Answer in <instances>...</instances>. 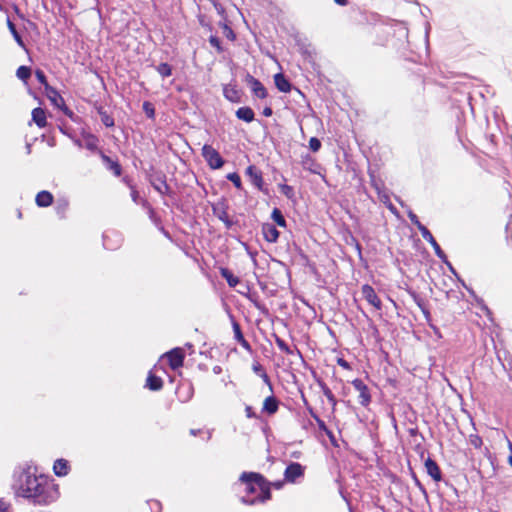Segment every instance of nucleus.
Wrapping results in <instances>:
<instances>
[{
	"instance_id": "1",
	"label": "nucleus",
	"mask_w": 512,
	"mask_h": 512,
	"mask_svg": "<svg viewBox=\"0 0 512 512\" xmlns=\"http://www.w3.org/2000/svg\"><path fill=\"white\" fill-rule=\"evenodd\" d=\"M241 480L246 482V490L249 492H261L263 494L262 499H268L270 492L266 486L263 478L257 474H244L241 476Z\"/></svg>"
},
{
	"instance_id": "2",
	"label": "nucleus",
	"mask_w": 512,
	"mask_h": 512,
	"mask_svg": "<svg viewBox=\"0 0 512 512\" xmlns=\"http://www.w3.org/2000/svg\"><path fill=\"white\" fill-rule=\"evenodd\" d=\"M201 155L213 169L222 167L225 163L223 157L216 148L209 144H205L201 148Z\"/></svg>"
},
{
	"instance_id": "3",
	"label": "nucleus",
	"mask_w": 512,
	"mask_h": 512,
	"mask_svg": "<svg viewBox=\"0 0 512 512\" xmlns=\"http://www.w3.org/2000/svg\"><path fill=\"white\" fill-rule=\"evenodd\" d=\"M45 93L48 99L51 101V103L58 107L61 111H63L65 115H68L69 117L73 115V112L70 108L67 107L65 100L56 88L49 85L45 88Z\"/></svg>"
},
{
	"instance_id": "4",
	"label": "nucleus",
	"mask_w": 512,
	"mask_h": 512,
	"mask_svg": "<svg viewBox=\"0 0 512 512\" xmlns=\"http://www.w3.org/2000/svg\"><path fill=\"white\" fill-rule=\"evenodd\" d=\"M76 144L79 147H85L88 151L98 155L99 152H103L102 148L99 147L100 140L92 133H83L81 141H77Z\"/></svg>"
},
{
	"instance_id": "5",
	"label": "nucleus",
	"mask_w": 512,
	"mask_h": 512,
	"mask_svg": "<svg viewBox=\"0 0 512 512\" xmlns=\"http://www.w3.org/2000/svg\"><path fill=\"white\" fill-rule=\"evenodd\" d=\"M99 156L105 166V168L110 171V173L112 175H114L115 177H120L122 175V166L120 164V161L118 160L117 157H111L107 154H105V152H99Z\"/></svg>"
},
{
	"instance_id": "6",
	"label": "nucleus",
	"mask_w": 512,
	"mask_h": 512,
	"mask_svg": "<svg viewBox=\"0 0 512 512\" xmlns=\"http://www.w3.org/2000/svg\"><path fill=\"white\" fill-rule=\"evenodd\" d=\"M213 214L223 222L227 229L233 225L229 215H228V206L225 201H218L212 205Z\"/></svg>"
},
{
	"instance_id": "7",
	"label": "nucleus",
	"mask_w": 512,
	"mask_h": 512,
	"mask_svg": "<svg viewBox=\"0 0 512 512\" xmlns=\"http://www.w3.org/2000/svg\"><path fill=\"white\" fill-rule=\"evenodd\" d=\"M421 234L424 238L425 241H427L428 243H430V245L432 246L435 254L437 255V257L447 263V255L444 253L443 249L441 248L440 244L435 240V238L433 237V235L431 234V232L429 231L428 228H421Z\"/></svg>"
},
{
	"instance_id": "8",
	"label": "nucleus",
	"mask_w": 512,
	"mask_h": 512,
	"mask_svg": "<svg viewBox=\"0 0 512 512\" xmlns=\"http://www.w3.org/2000/svg\"><path fill=\"white\" fill-rule=\"evenodd\" d=\"M161 358H166L170 367L172 369H177L183 365L184 352L181 348H175L163 354Z\"/></svg>"
},
{
	"instance_id": "9",
	"label": "nucleus",
	"mask_w": 512,
	"mask_h": 512,
	"mask_svg": "<svg viewBox=\"0 0 512 512\" xmlns=\"http://www.w3.org/2000/svg\"><path fill=\"white\" fill-rule=\"evenodd\" d=\"M246 82L250 86L251 92L254 96L261 99L266 98L268 96L266 87L263 85L261 81L257 80V78H255L254 76L248 74L246 76Z\"/></svg>"
},
{
	"instance_id": "10",
	"label": "nucleus",
	"mask_w": 512,
	"mask_h": 512,
	"mask_svg": "<svg viewBox=\"0 0 512 512\" xmlns=\"http://www.w3.org/2000/svg\"><path fill=\"white\" fill-rule=\"evenodd\" d=\"M361 294L363 296V299H365L369 304L374 306L376 310L380 309L381 302L379 300L378 294L375 292L371 285L363 284L361 286Z\"/></svg>"
},
{
	"instance_id": "11",
	"label": "nucleus",
	"mask_w": 512,
	"mask_h": 512,
	"mask_svg": "<svg viewBox=\"0 0 512 512\" xmlns=\"http://www.w3.org/2000/svg\"><path fill=\"white\" fill-rule=\"evenodd\" d=\"M246 175L250 177L252 184L257 187L259 191H263V173L255 165H249L245 171Z\"/></svg>"
},
{
	"instance_id": "12",
	"label": "nucleus",
	"mask_w": 512,
	"mask_h": 512,
	"mask_svg": "<svg viewBox=\"0 0 512 512\" xmlns=\"http://www.w3.org/2000/svg\"><path fill=\"white\" fill-rule=\"evenodd\" d=\"M151 184L153 185L154 189L162 195H167L171 191L170 186L167 184V177L163 173L154 175L151 180Z\"/></svg>"
},
{
	"instance_id": "13",
	"label": "nucleus",
	"mask_w": 512,
	"mask_h": 512,
	"mask_svg": "<svg viewBox=\"0 0 512 512\" xmlns=\"http://www.w3.org/2000/svg\"><path fill=\"white\" fill-rule=\"evenodd\" d=\"M262 234L265 241L269 243H275L278 241L280 232L276 229V226L272 223L262 224Z\"/></svg>"
},
{
	"instance_id": "14",
	"label": "nucleus",
	"mask_w": 512,
	"mask_h": 512,
	"mask_svg": "<svg viewBox=\"0 0 512 512\" xmlns=\"http://www.w3.org/2000/svg\"><path fill=\"white\" fill-rule=\"evenodd\" d=\"M54 198L51 192L43 190L36 194L35 203L39 207H49L53 204Z\"/></svg>"
},
{
	"instance_id": "15",
	"label": "nucleus",
	"mask_w": 512,
	"mask_h": 512,
	"mask_svg": "<svg viewBox=\"0 0 512 512\" xmlns=\"http://www.w3.org/2000/svg\"><path fill=\"white\" fill-rule=\"evenodd\" d=\"M354 388L359 392L360 403L366 405L370 401L368 388L361 380H354L352 382Z\"/></svg>"
},
{
	"instance_id": "16",
	"label": "nucleus",
	"mask_w": 512,
	"mask_h": 512,
	"mask_svg": "<svg viewBox=\"0 0 512 512\" xmlns=\"http://www.w3.org/2000/svg\"><path fill=\"white\" fill-rule=\"evenodd\" d=\"M54 211L58 219H66L69 212V201L66 199H58L55 204Z\"/></svg>"
},
{
	"instance_id": "17",
	"label": "nucleus",
	"mask_w": 512,
	"mask_h": 512,
	"mask_svg": "<svg viewBox=\"0 0 512 512\" xmlns=\"http://www.w3.org/2000/svg\"><path fill=\"white\" fill-rule=\"evenodd\" d=\"M236 117L246 123H251L255 119V112L249 106H242L236 110Z\"/></svg>"
},
{
	"instance_id": "18",
	"label": "nucleus",
	"mask_w": 512,
	"mask_h": 512,
	"mask_svg": "<svg viewBox=\"0 0 512 512\" xmlns=\"http://www.w3.org/2000/svg\"><path fill=\"white\" fill-rule=\"evenodd\" d=\"M32 119L40 128L47 126V116L42 107H35L32 110Z\"/></svg>"
},
{
	"instance_id": "19",
	"label": "nucleus",
	"mask_w": 512,
	"mask_h": 512,
	"mask_svg": "<svg viewBox=\"0 0 512 512\" xmlns=\"http://www.w3.org/2000/svg\"><path fill=\"white\" fill-rule=\"evenodd\" d=\"M425 468L428 472V475L431 476L435 481H440L441 479V470L431 458L425 460Z\"/></svg>"
},
{
	"instance_id": "20",
	"label": "nucleus",
	"mask_w": 512,
	"mask_h": 512,
	"mask_svg": "<svg viewBox=\"0 0 512 512\" xmlns=\"http://www.w3.org/2000/svg\"><path fill=\"white\" fill-rule=\"evenodd\" d=\"M274 84L277 89L282 93H289L291 89V84L289 80L286 79L285 75L278 73L274 75Z\"/></svg>"
},
{
	"instance_id": "21",
	"label": "nucleus",
	"mask_w": 512,
	"mask_h": 512,
	"mask_svg": "<svg viewBox=\"0 0 512 512\" xmlns=\"http://www.w3.org/2000/svg\"><path fill=\"white\" fill-rule=\"evenodd\" d=\"M219 273L223 279L227 282V284L231 287H235L240 282L237 275H235L228 268H220Z\"/></svg>"
},
{
	"instance_id": "22",
	"label": "nucleus",
	"mask_w": 512,
	"mask_h": 512,
	"mask_svg": "<svg viewBox=\"0 0 512 512\" xmlns=\"http://www.w3.org/2000/svg\"><path fill=\"white\" fill-rule=\"evenodd\" d=\"M53 470L55 474L59 477L68 475L69 465L68 462L64 459H58L55 461Z\"/></svg>"
},
{
	"instance_id": "23",
	"label": "nucleus",
	"mask_w": 512,
	"mask_h": 512,
	"mask_svg": "<svg viewBox=\"0 0 512 512\" xmlns=\"http://www.w3.org/2000/svg\"><path fill=\"white\" fill-rule=\"evenodd\" d=\"M163 381L153 372H148L147 388L150 390H159L162 388Z\"/></svg>"
},
{
	"instance_id": "24",
	"label": "nucleus",
	"mask_w": 512,
	"mask_h": 512,
	"mask_svg": "<svg viewBox=\"0 0 512 512\" xmlns=\"http://www.w3.org/2000/svg\"><path fill=\"white\" fill-rule=\"evenodd\" d=\"M303 469L299 464H292L287 467L285 471V476L289 480H295L299 476L302 475Z\"/></svg>"
},
{
	"instance_id": "25",
	"label": "nucleus",
	"mask_w": 512,
	"mask_h": 512,
	"mask_svg": "<svg viewBox=\"0 0 512 512\" xmlns=\"http://www.w3.org/2000/svg\"><path fill=\"white\" fill-rule=\"evenodd\" d=\"M97 113L100 115L101 121L106 127L114 126V118L112 115L108 114L104 107L98 106L96 107Z\"/></svg>"
},
{
	"instance_id": "26",
	"label": "nucleus",
	"mask_w": 512,
	"mask_h": 512,
	"mask_svg": "<svg viewBox=\"0 0 512 512\" xmlns=\"http://www.w3.org/2000/svg\"><path fill=\"white\" fill-rule=\"evenodd\" d=\"M6 25L10 31V33L12 34V36L14 37L15 41L18 43V45L20 47H23L25 48V42H24V39L22 38V36L19 34V32L17 31L14 23L11 21L10 18H7L6 20Z\"/></svg>"
},
{
	"instance_id": "27",
	"label": "nucleus",
	"mask_w": 512,
	"mask_h": 512,
	"mask_svg": "<svg viewBox=\"0 0 512 512\" xmlns=\"http://www.w3.org/2000/svg\"><path fill=\"white\" fill-rule=\"evenodd\" d=\"M31 74V68L25 65L19 66L16 71V76L24 82H27L29 80Z\"/></svg>"
},
{
	"instance_id": "28",
	"label": "nucleus",
	"mask_w": 512,
	"mask_h": 512,
	"mask_svg": "<svg viewBox=\"0 0 512 512\" xmlns=\"http://www.w3.org/2000/svg\"><path fill=\"white\" fill-rule=\"evenodd\" d=\"M156 72L162 77L166 78L172 75L173 68L168 63H160L156 66Z\"/></svg>"
},
{
	"instance_id": "29",
	"label": "nucleus",
	"mask_w": 512,
	"mask_h": 512,
	"mask_svg": "<svg viewBox=\"0 0 512 512\" xmlns=\"http://www.w3.org/2000/svg\"><path fill=\"white\" fill-rule=\"evenodd\" d=\"M272 219L274 220V222L281 226V227H285L287 225V222L281 212V210L275 208L273 209L272 211Z\"/></svg>"
},
{
	"instance_id": "30",
	"label": "nucleus",
	"mask_w": 512,
	"mask_h": 512,
	"mask_svg": "<svg viewBox=\"0 0 512 512\" xmlns=\"http://www.w3.org/2000/svg\"><path fill=\"white\" fill-rule=\"evenodd\" d=\"M219 26L222 28V33L227 39H229L231 41L236 40L237 36H236L235 32L231 29V27L227 23H219Z\"/></svg>"
},
{
	"instance_id": "31",
	"label": "nucleus",
	"mask_w": 512,
	"mask_h": 512,
	"mask_svg": "<svg viewBox=\"0 0 512 512\" xmlns=\"http://www.w3.org/2000/svg\"><path fill=\"white\" fill-rule=\"evenodd\" d=\"M227 179H228V181L232 182L233 185L238 190H242L243 184H242V181H241V177H240V175L238 173L233 172V173L227 174Z\"/></svg>"
},
{
	"instance_id": "32",
	"label": "nucleus",
	"mask_w": 512,
	"mask_h": 512,
	"mask_svg": "<svg viewBox=\"0 0 512 512\" xmlns=\"http://www.w3.org/2000/svg\"><path fill=\"white\" fill-rule=\"evenodd\" d=\"M369 176L371 186L375 188L378 193H380L384 187L383 182L379 180V178H377L373 173H370Z\"/></svg>"
},
{
	"instance_id": "33",
	"label": "nucleus",
	"mask_w": 512,
	"mask_h": 512,
	"mask_svg": "<svg viewBox=\"0 0 512 512\" xmlns=\"http://www.w3.org/2000/svg\"><path fill=\"white\" fill-rule=\"evenodd\" d=\"M264 410L273 413L277 410L276 401L273 398H266L263 402Z\"/></svg>"
},
{
	"instance_id": "34",
	"label": "nucleus",
	"mask_w": 512,
	"mask_h": 512,
	"mask_svg": "<svg viewBox=\"0 0 512 512\" xmlns=\"http://www.w3.org/2000/svg\"><path fill=\"white\" fill-rule=\"evenodd\" d=\"M477 307L479 308V310L481 312H476L477 315H479L480 317H487L488 319H493V313L490 309L487 308V306L485 304H482V303H479L477 305Z\"/></svg>"
},
{
	"instance_id": "35",
	"label": "nucleus",
	"mask_w": 512,
	"mask_h": 512,
	"mask_svg": "<svg viewBox=\"0 0 512 512\" xmlns=\"http://www.w3.org/2000/svg\"><path fill=\"white\" fill-rule=\"evenodd\" d=\"M209 42H210L212 47L216 48V51H217L218 54L223 53L224 48L222 47L218 36L211 35L210 38H209Z\"/></svg>"
},
{
	"instance_id": "36",
	"label": "nucleus",
	"mask_w": 512,
	"mask_h": 512,
	"mask_svg": "<svg viewBox=\"0 0 512 512\" xmlns=\"http://www.w3.org/2000/svg\"><path fill=\"white\" fill-rule=\"evenodd\" d=\"M143 111L149 118H155L156 110L152 103L144 102L143 103Z\"/></svg>"
},
{
	"instance_id": "37",
	"label": "nucleus",
	"mask_w": 512,
	"mask_h": 512,
	"mask_svg": "<svg viewBox=\"0 0 512 512\" xmlns=\"http://www.w3.org/2000/svg\"><path fill=\"white\" fill-rule=\"evenodd\" d=\"M35 76L38 80V82L40 84H42L44 86V88H46L47 86H49L50 84L48 83L47 81V77L46 75L44 74V72L42 70H36L35 71Z\"/></svg>"
},
{
	"instance_id": "38",
	"label": "nucleus",
	"mask_w": 512,
	"mask_h": 512,
	"mask_svg": "<svg viewBox=\"0 0 512 512\" xmlns=\"http://www.w3.org/2000/svg\"><path fill=\"white\" fill-rule=\"evenodd\" d=\"M309 148L313 152H317L321 148V142L317 137H311L309 140Z\"/></svg>"
},
{
	"instance_id": "39",
	"label": "nucleus",
	"mask_w": 512,
	"mask_h": 512,
	"mask_svg": "<svg viewBox=\"0 0 512 512\" xmlns=\"http://www.w3.org/2000/svg\"><path fill=\"white\" fill-rule=\"evenodd\" d=\"M280 192L287 196L288 199H291L294 195L293 187L288 184H281L280 185Z\"/></svg>"
},
{
	"instance_id": "40",
	"label": "nucleus",
	"mask_w": 512,
	"mask_h": 512,
	"mask_svg": "<svg viewBox=\"0 0 512 512\" xmlns=\"http://www.w3.org/2000/svg\"><path fill=\"white\" fill-rule=\"evenodd\" d=\"M409 218L411 220V223L414 224L416 226V228L421 232V227H426L425 225H423V223H421L418 219V216L416 214H413V213H410L409 214Z\"/></svg>"
},
{
	"instance_id": "41",
	"label": "nucleus",
	"mask_w": 512,
	"mask_h": 512,
	"mask_svg": "<svg viewBox=\"0 0 512 512\" xmlns=\"http://www.w3.org/2000/svg\"><path fill=\"white\" fill-rule=\"evenodd\" d=\"M225 96L231 102H237L238 101L237 91H235V90L225 91Z\"/></svg>"
},
{
	"instance_id": "42",
	"label": "nucleus",
	"mask_w": 512,
	"mask_h": 512,
	"mask_svg": "<svg viewBox=\"0 0 512 512\" xmlns=\"http://www.w3.org/2000/svg\"><path fill=\"white\" fill-rule=\"evenodd\" d=\"M262 115L266 116V117H270L273 115V110H272V107L270 106H266L263 108V111H262Z\"/></svg>"
},
{
	"instance_id": "43",
	"label": "nucleus",
	"mask_w": 512,
	"mask_h": 512,
	"mask_svg": "<svg viewBox=\"0 0 512 512\" xmlns=\"http://www.w3.org/2000/svg\"><path fill=\"white\" fill-rule=\"evenodd\" d=\"M234 329H235V332H236V338L239 339V340H242L245 343V341L242 339V333H241L237 323L235 324Z\"/></svg>"
},
{
	"instance_id": "44",
	"label": "nucleus",
	"mask_w": 512,
	"mask_h": 512,
	"mask_svg": "<svg viewBox=\"0 0 512 512\" xmlns=\"http://www.w3.org/2000/svg\"><path fill=\"white\" fill-rule=\"evenodd\" d=\"M138 196H139V192L137 190H135V189H132V191H131V198H132V200L136 202L137 199H138Z\"/></svg>"
},
{
	"instance_id": "45",
	"label": "nucleus",
	"mask_w": 512,
	"mask_h": 512,
	"mask_svg": "<svg viewBox=\"0 0 512 512\" xmlns=\"http://www.w3.org/2000/svg\"><path fill=\"white\" fill-rule=\"evenodd\" d=\"M338 363L339 365L342 367V368H345L347 369L348 368V363L346 361H344L343 359H338Z\"/></svg>"
},
{
	"instance_id": "46",
	"label": "nucleus",
	"mask_w": 512,
	"mask_h": 512,
	"mask_svg": "<svg viewBox=\"0 0 512 512\" xmlns=\"http://www.w3.org/2000/svg\"><path fill=\"white\" fill-rule=\"evenodd\" d=\"M336 4L340 6H346L348 4V0H334Z\"/></svg>"
},
{
	"instance_id": "47",
	"label": "nucleus",
	"mask_w": 512,
	"mask_h": 512,
	"mask_svg": "<svg viewBox=\"0 0 512 512\" xmlns=\"http://www.w3.org/2000/svg\"><path fill=\"white\" fill-rule=\"evenodd\" d=\"M430 328L432 329V331L436 334V336L438 338H441V334L436 330V328L434 326H432V324H430Z\"/></svg>"
},
{
	"instance_id": "48",
	"label": "nucleus",
	"mask_w": 512,
	"mask_h": 512,
	"mask_svg": "<svg viewBox=\"0 0 512 512\" xmlns=\"http://www.w3.org/2000/svg\"><path fill=\"white\" fill-rule=\"evenodd\" d=\"M251 300H252V302L254 303V305H255L258 309H263V308H262V305H261L258 301L253 300V299H251Z\"/></svg>"
},
{
	"instance_id": "49",
	"label": "nucleus",
	"mask_w": 512,
	"mask_h": 512,
	"mask_svg": "<svg viewBox=\"0 0 512 512\" xmlns=\"http://www.w3.org/2000/svg\"><path fill=\"white\" fill-rule=\"evenodd\" d=\"M0 512H7V507H5L2 502H0Z\"/></svg>"
},
{
	"instance_id": "50",
	"label": "nucleus",
	"mask_w": 512,
	"mask_h": 512,
	"mask_svg": "<svg viewBox=\"0 0 512 512\" xmlns=\"http://www.w3.org/2000/svg\"><path fill=\"white\" fill-rule=\"evenodd\" d=\"M246 413H247L248 417H251L252 413H251V409L250 408L246 409Z\"/></svg>"
},
{
	"instance_id": "51",
	"label": "nucleus",
	"mask_w": 512,
	"mask_h": 512,
	"mask_svg": "<svg viewBox=\"0 0 512 512\" xmlns=\"http://www.w3.org/2000/svg\"><path fill=\"white\" fill-rule=\"evenodd\" d=\"M509 464L512 467V456L509 458Z\"/></svg>"
}]
</instances>
